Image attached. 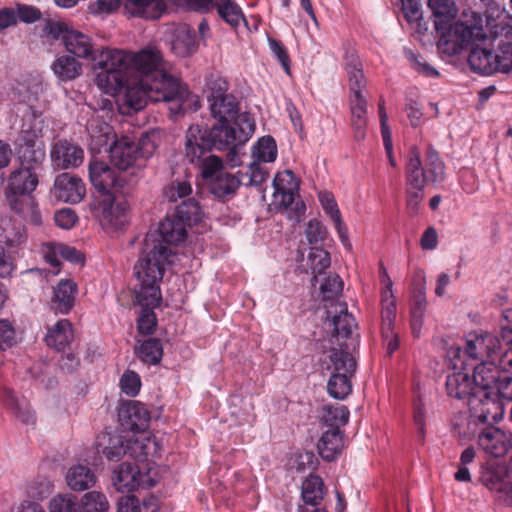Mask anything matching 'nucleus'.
Returning <instances> with one entry per match:
<instances>
[{
	"label": "nucleus",
	"instance_id": "13",
	"mask_svg": "<svg viewBox=\"0 0 512 512\" xmlns=\"http://www.w3.org/2000/svg\"><path fill=\"white\" fill-rule=\"evenodd\" d=\"M476 374L484 388L494 391L503 402L512 401V376L507 372L501 371L493 363L482 362L476 366Z\"/></svg>",
	"mask_w": 512,
	"mask_h": 512
},
{
	"label": "nucleus",
	"instance_id": "36",
	"mask_svg": "<svg viewBox=\"0 0 512 512\" xmlns=\"http://www.w3.org/2000/svg\"><path fill=\"white\" fill-rule=\"evenodd\" d=\"M40 116L41 114H37L36 111L30 107L22 124L19 146L29 145L30 147H33L36 146V144H43L41 140L42 120L40 119Z\"/></svg>",
	"mask_w": 512,
	"mask_h": 512
},
{
	"label": "nucleus",
	"instance_id": "39",
	"mask_svg": "<svg viewBox=\"0 0 512 512\" xmlns=\"http://www.w3.org/2000/svg\"><path fill=\"white\" fill-rule=\"evenodd\" d=\"M126 442L120 435L103 433L97 438V451L109 461H119L126 455Z\"/></svg>",
	"mask_w": 512,
	"mask_h": 512
},
{
	"label": "nucleus",
	"instance_id": "6",
	"mask_svg": "<svg viewBox=\"0 0 512 512\" xmlns=\"http://www.w3.org/2000/svg\"><path fill=\"white\" fill-rule=\"evenodd\" d=\"M342 290H318L321 296L323 306L326 309L325 327L331 331L332 337L337 341L343 339L356 348L358 344V335L354 337V330L357 329V323L351 313L348 312L347 304L341 301Z\"/></svg>",
	"mask_w": 512,
	"mask_h": 512
},
{
	"label": "nucleus",
	"instance_id": "19",
	"mask_svg": "<svg viewBox=\"0 0 512 512\" xmlns=\"http://www.w3.org/2000/svg\"><path fill=\"white\" fill-rule=\"evenodd\" d=\"M381 333L387 353H392L398 348L397 334L393 331L396 317V301L393 290H383L381 297Z\"/></svg>",
	"mask_w": 512,
	"mask_h": 512
},
{
	"label": "nucleus",
	"instance_id": "21",
	"mask_svg": "<svg viewBox=\"0 0 512 512\" xmlns=\"http://www.w3.org/2000/svg\"><path fill=\"white\" fill-rule=\"evenodd\" d=\"M118 419L124 430L143 432L148 428L150 413L142 403L128 401L121 405L118 412Z\"/></svg>",
	"mask_w": 512,
	"mask_h": 512
},
{
	"label": "nucleus",
	"instance_id": "54",
	"mask_svg": "<svg viewBox=\"0 0 512 512\" xmlns=\"http://www.w3.org/2000/svg\"><path fill=\"white\" fill-rule=\"evenodd\" d=\"M139 358L147 364H157L160 362L163 354V348L160 340L150 338L144 341L137 349Z\"/></svg>",
	"mask_w": 512,
	"mask_h": 512
},
{
	"label": "nucleus",
	"instance_id": "46",
	"mask_svg": "<svg viewBox=\"0 0 512 512\" xmlns=\"http://www.w3.org/2000/svg\"><path fill=\"white\" fill-rule=\"evenodd\" d=\"M428 6L434 16V25L436 30L445 28V25L452 23L456 9L451 0H428Z\"/></svg>",
	"mask_w": 512,
	"mask_h": 512
},
{
	"label": "nucleus",
	"instance_id": "9",
	"mask_svg": "<svg viewBox=\"0 0 512 512\" xmlns=\"http://www.w3.org/2000/svg\"><path fill=\"white\" fill-rule=\"evenodd\" d=\"M110 161L120 172L126 174V171L133 169L131 176H136L135 170L144 167V162L153 153V146L146 147V140H142L140 145L123 137L116 140L110 147Z\"/></svg>",
	"mask_w": 512,
	"mask_h": 512
},
{
	"label": "nucleus",
	"instance_id": "49",
	"mask_svg": "<svg viewBox=\"0 0 512 512\" xmlns=\"http://www.w3.org/2000/svg\"><path fill=\"white\" fill-rule=\"evenodd\" d=\"M348 420L349 410L346 406L339 405L336 407H323L322 423L323 426L327 429H340L341 426H344L348 423Z\"/></svg>",
	"mask_w": 512,
	"mask_h": 512
},
{
	"label": "nucleus",
	"instance_id": "63",
	"mask_svg": "<svg viewBox=\"0 0 512 512\" xmlns=\"http://www.w3.org/2000/svg\"><path fill=\"white\" fill-rule=\"evenodd\" d=\"M192 192L191 183L187 180H176L171 182L164 189V197L170 202H176L178 199L189 196Z\"/></svg>",
	"mask_w": 512,
	"mask_h": 512
},
{
	"label": "nucleus",
	"instance_id": "43",
	"mask_svg": "<svg viewBox=\"0 0 512 512\" xmlns=\"http://www.w3.org/2000/svg\"><path fill=\"white\" fill-rule=\"evenodd\" d=\"M56 77L63 82L72 81L78 78L82 72V64L73 56H58L51 65Z\"/></svg>",
	"mask_w": 512,
	"mask_h": 512
},
{
	"label": "nucleus",
	"instance_id": "52",
	"mask_svg": "<svg viewBox=\"0 0 512 512\" xmlns=\"http://www.w3.org/2000/svg\"><path fill=\"white\" fill-rule=\"evenodd\" d=\"M109 502L105 494L99 491L85 493L80 502V512H108Z\"/></svg>",
	"mask_w": 512,
	"mask_h": 512
},
{
	"label": "nucleus",
	"instance_id": "64",
	"mask_svg": "<svg viewBox=\"0 0 512 512\" xmlns=\"http://www.w3.org/2000/svg\"><path fill=\"white\" fill-rule=\"evenodd\" d=\"M198 165L205 184L209 179L218 176V173L224 172L222 159L215 155H208Z\"/></svg>",
	"mask_w": 512,
	"mask_h": 512
},
{
	"label": "nucleus",
	"instance_id": "7",
	"mask_svg": "<svg viewBox=\"0 0 512 512\" xmlns=\"http://www.w3.org/2000/svg\"><path fill=\"white\" fill-rule=\"evenodd\" d=\"M201 209L194 199L183 200L175 209L172 216H167L160 222L155 233L174 245L185 240L187 236L186 226L197 223L200 220Z\"/></svg>",
	"mask_w": 512,
	"mask_h": 512
},
{
	"label": "nucleus",
	"instance_id": "5",
	"mask_svg": "<svg viewBox=\"0 0 512 512\" xmlns=\"http://www.w3.org/2000/svg\"><path fill=\"white\" fill-rule=\"evenodd\" d=\"M255 130V122L252 116L243 112L235 122H219L210 130L202 131L212 148L228 150L227 161L232 167L240 164L238 155L239 146L249 140Z\"/></svg>",
	"mask_w": 512,
	"mask_h": 512
},
{
	"label": "nucleus",
	"instance_id": "37",
	"mask_svg": "<svg viewBox=\"0 0 512 512\" xmlns=\"http://www.w3.org/2000/svg\"><path fill=\"white\" fill-rule=\"evenodd\" d=\"M73 327L69 320L61 319L55 325L48 329L45 336L47 346L61 351L73 341Z\"/></svg>",
	"mask_w": 512,
	"mask_h": 512
},
{
	"label": "nucleus",
	"instance_id": "23",
	"mask_svg": "<svg viewBox=\"0 0 512 512\" xmlns=\"http://www.w3.org/2000/svg\"><path fill=\"white\" fill-rule=\"evenodd\" d=\"M478 443L485 453L495 458L503 457L512 449V433L489 427L479 434Z\"/></svg>",
	"mask_w": 512,
	"mask_h": 512
},
{
	"label": "nucleus",
	"instance_id": "51",
	"mask_svg": "<svg viewBox=\"0 0 512 512\" xmlns=\"http://www.w3.org/2000/svg\"><path fill=\"white\" fill-rule=\"evenodd\" d=\"M214 8L220 18L232 27H237L244 19L241 8L232 0H215Z\"/></svg>",
	"mask_w": 512,
	"mask_h": 512
},
{
	"label": "nucleus",
	"instance_id": "34",
	"mask_svg": "<svg viewBox=\"0 0 512 512\" xmlns=\"http://www.w3.org/2000/svg\"><path fill=\"white\" fill-rule=\"evenodd\" d=\"M63 44L66 50L78 58H86L92 61L94 52L97 49L93 48L89 36L77 30H71L65 33L63 37Z\"/></svg>",
	"mask_w": 512,
	"mask_h": 512
},
{
	"label": "nucleus",
	"instance_id": "60",
	"mask_svg": "<svg viewBox=\"0 0 512 512\" xmlns=\"http://www.w3.org/2000/svg\"><path fill=\"white\" fill-rule=\"evenodd\" d=\"M422 0H402V11L409 23H415L419 30H426L423 21Z\"/></svg>",
	"mask_w": 512,
	"mask_h": 512
},
{
	"label": "nucleus",
	"instance_id": "18",
	"mask_svg": "<svg viewBox=\"0 0 512 512\" xmlns=\"http://www.w3.org/2000/svg\"><path fill=\"white\" fill-rule=\"evenodd\" d=\"M51 192L59 201L77 204L85 197L86 186L79 176L64 172L55 178Z\"/></svg>",
	"mask_w": 512,
	"mask_h": 512
},
{
	"label": "nucleus",
	"instance_id": "38",
	"mask_svg": "<svg viewBox=\"0 0 512 512\" xmlns=\"http://www.w3.org/2000/svg\"><path fill=\"white\" fill-rule=\"evenodd\" d=\"M240 184L241 181L237 176L224 171L209 179L205 185L216 198H225L234 195Z\"/></svg>",
	"mask_w": 512,
	"mask_h": 512
},
{
	"label": "nucleus",
	"instance_id": "24",
	"mask_svg": "<svg viewBox=\"0 0 512 512\" xmlns=\"http://www.w3.org/2000/svg\"><path fill=\"white\" fill-rule=\"evenodd\" d=\"M38 185L36 167L22 165L8 180L7 195H30Z\"/></svg>",
	"mask_w": 512,
	"mask_h": 512
},
{
	"label": "nucleus",
	"instance_id": "42",
	"mask_svg": "<svg viewBox=\"0 0 512 512\" xmlns=\"http://www.w3.org/2000/svg\"><path fill=\"white\" fill-rule=\"evenodd\" d=\"M158 443L150 437L131 438L126 442V454L137 461H148L157 454Z\"/></svg>",
	"mask_w": 512,
	"mask_h": 512
},
{
	"label": "nucleus",
	"instance_id": "14",
	"mask_svg": "<svg viewBox=\"0 0 512 512\" xmlns=\"http://www.w3.org/2000/svg\"><path fill=\"white\" fill-rule=\"evenodd\" d=\"M162 301L161 290H134V305L140 306L141 312L137 319V330L142 335H152L157 326V318L153 311Z\"/></svg>",
	"mask_w": 512,
	"mask_h": 512
},
{
	"label": "nucleus",
	"instance_id": "4",
	"mask_svg": "<svg viewBox=\"0 0 512 512\" xmlns=\"http://www.w3.org/2000/svg\"><path fill=\"white\" fill-rule=\"evenodd\" d=\"M132 54L121 49H97L92 57V68L96 73L95 83L106 94L119 92L130 75Z\"/></svg>",
	"mask_w": 512,
	"mask_h": 512
},
{
	"label": "nucleus",
	"instance_id": "16",
	"mask_svg": "<svg viewBox=\"0 0 512 512\" xmlns=\"http://www.w3.org/2000/svg\"><path fill=\"white\" fill-rule=\"evenodd\" d=\"M476 376V367L472 376L462 370L449 374L446 379L447 395L464 401L470 407L472 398L478 395L477 390L482 388Z\"/></svg>",
	"mask_w": 512,
	"mask_h": 512
},
{
	"label": "nucleus",
	"instance_id": "55",
	"mask_svg": "<svg viewBox=\"0 0 512 512\" xmlns=\"http://www.w3.org/2000/svg\"><path fill=\"white\" fill-rule=\"evenodd\" d=\"M253 156L261 162H273L277 156V146L271 136L259 139L253 148Z\"/></svg>",
	"mask_w": 512,
	"mask_h": 512
},
{
	"label": "nucleus",
	"instance_id": "45",
	"mask_svg": "<svg viewBox=\"0 0 512 512\" xmlns=\"http://www.w3.org/2000/svg\"><path fill=\"white\" fill-rule=\"evenodd\" d=\"M67 485L74 491H84L96 482L93 471L85 465L71 467L66 474Z\"/></svg>",
	"mask_w": 512,
	"mask_h": 512
},
{
	"label": "nucleus",
	"instance_id": "59",
	"mask_svg": "<svg viewBox=\"0 0 512 512\" xmlns=\"http://www.w3.org/2000/svg\"><path fill=\"white\" fill-rule=\"evenodd\" d=\"M50 512H80V503L76 496L58 494L49 503Z\"/></svg>",
	"mask_w": 512,
	"mask_h": 512
},
{
	"label": "nucleus",
	"instance_id": "3",
	"mask_svg": "<svg viewBox=\"0 0 512 512\" xmlns=\"http://www.w3.org/2000/svg\"><path fill=\"white\" fill-rule=\"evenodd\" d=\"M173 246V243H168L159 233L150 231L146 234L139 260L134 266V275L141 288H159L165 265L174 264L177 260Z\"/></svg>",
	"mask_w": 512,
	"mask_h": 512
},
{
	"label": "nucleus",
	"instance_id": "26",
	"mask_svg": "<svg viewBox=\"0 0 512 512\" xmlns=\"http://www.w3.org/2000/svg\"><path fill=\"white\" fill-rule=\"evenodd\" d=\"M485 41H476L471 44L468 63L471 69L480 74L499 72L496 55L484 46Z\"/></svg>",
	"mask_w": 512,
	"mask_h": 512
},
{
	"label": "nucleus",
	"instance_id": "30",
	"mask_svg": "<svg viewBox=\"0 0 512 512\" xmlns=\"http://www.w3.org/2000/svg\"><path fill=\"white\" fill-rule=\"evenodd\" d=\"M125 10L132 16L158 19L167 10L166 0H127Z\"/></svg>",
	"mask_w": 512,
	"mask_h": 512
},
{
	"label": "nucleus",
	"instance_id": "25",
	"mask_svg": "<svg viewBox=\"0 0 512 512\" xmlns=\"http://www.w3.org/2000/svg\"><path fill=\"white\" fill-rule=\"evenodd\" d=\"M498 347V340L490 333H470L466 340L464 354L472 360L490 357Z\"/></svg>",
	"mask_w": 512,
	"mask_h": 512
},
{
	"label": "nucleus",
	"instance_id": "50",
	"mask_svg": "<svg viewBox=\"0 0 512 512\" xmlns=\"http://www.w3.org/2000/svg\"><path fill=\"white\" fill-rule=\"evenodd\" d=\"M323 481L319 476L310 475L302 483V498L306 504L317 505L323 499Z\"/></svg>",
	"mask_w": 512,
	"mask_h": 512
},
{
	"label": "nucleus",
	"instance_id": "58",
	"mask_svg": "<svg viewBox=\"0 0 512 512\" xmlns=\"http://www.w3.org/2000/svg\"><path fill=\"white\" fill-rule=\"evenodd\" d=\"M426 308V296L423 290H414L411 304V325L414 334L421 327L422 317Z\"/></svg>",
	"mask_w": 512,
	"mask_h": 512
},
{
	"label": "nucleus",
	"instance_id": "32",
	"mask_svg": "<svg viewBox=\"0 0 512 512\" xmlns=\"http://www.w3.org/2000/svg\"><path fill=\"white\" fill-rule=\"evenodd\" d=\"M171 50L180 57L190 56L197 50L196 35L189 25L181 24L176 27Z\"/></svg>",
	"mask_w": 512,
	"mask_h": 512
},
{
	"label": "nucleus",
	"instance_id": "29",
	"mask_svg": "<svg viewBox=\"0 0 512 512\" xmlns=\"http://www.w3.org/2000/svg\"><path fill=\"white\" fill-rule=\"evenodd\" d=\"M319 201L322 205L323 210L332 219L341 243L347 249H351L352 246L349 240L348 229L342 220V216L334 196L326 191L320 192Z\"/></svg>",
	"mask_w": 512,
	"mask_h": 512
},
{
	"label": "nucleus",
	"instance_id": "41",
	"mask_svg": "<svg viewBox=\"0 0 512 512\" xmlns=\"http://www.w3.org/2000/svg\"><path fill=\"white\" fill-rule=\"evenodd\" d=\"M212 116L219 122H235V119L241 115L239 103L232 95L209 101Z\"/></svg>",
	"mask_w": 512,
	"mask_h": 512
},
{
	"label": "nucleus",
	"instance_id": "35",
	"mask_svg": "<svg viewBox=\"0 0 512 512\" xmlns=\"http://www.w3.org/2000/svg\"><path fill=\"white\" fill-rule=\"evenodd\" d=\"M6 197L11 209L24 220L34 225L41 224L42 220L38 206L31 195H7Z\"/></svg>",
	"mask_w": 512,
	"mask_h": 512
},
{
	"label": "nucleus",
	"instance_id": "1",
	"mask_svg": "<svg viewBox=\"0 0 512 512\" xmlns=\"http://www.w3.org/2000/svg\"><path fill=\"white\" fill-rule=\"evenodd\" d=\"M122 91L124 97L121 105L124 113L137 112L143 109L148 101L166 103L173 118L183 115L189 109L198 108L197 96L192 95L187 86L176 78L148 77L130 83L127 76L119 93Z\"/></svg>",
	"mask_w": 512,
	"mask_h": 512
},
{
	"label": "nucleus",
	"instance_id": "57",
	"mask_svg": "<svg viewBox=\"0 0 512 512\" xmlns=\"http://www.w3.org/2000/svg\"><path fill=\"white\" fill-rule=\"evenodd\" d=\"M76 290H53L51 308L55 312L68 314L75 304Z\"/></svg>",
	"mask_w": 512,
	"mask_h": 512
},
{
	"label": "nucleus",
	"instance_id": "17",
	"mask_svg": "<svg viewBox=\"0 0 512 512\" xmlns=\"http://www.w3.org/2000/svg\"><path fill=\"white\" fill-rule=\"evenodd\" d=\"M112 480L116 489L121 492H132L138 488L148 489L155 485L147 473H142L137 465L131 463H123L115 469Z\"/></svg>",
	"mask_w": 512,
	"mask_h": 512
},
{
	"label": "nucleus",
	"instance_id": "10",
	"mask_svg": "<svg viewBox=\"0 0 512 512\" xmlns=\"http://www.w3.org/2000/svg\"><path fill=\"white\" fill-rule=\"evenodd\" d=\"M89 180L92 186L104 198L122 192L129 184L127 175L116 168H112L106 161L93 158L88 164Z\"/></svg>",
	"mask_w": 512,
	"mask_h": 512
},
{
	"label": "nucleus",
	"instance_id": "2",
	"mask_svg": "<svg viewBox=\"0 0 512 512\" xmlns=\"http://www.w3.org/2000/svg\"><path fill=\"white\" fill-rule=\"evenodd\" d=\"M445 178V165L438 152L429 146L424 161L418 147L412 146L405 165L407 206L417 212L427 185L442 182Z\"/></svg>",
	"mask_w": 512,
	"mask_h": 512
},
{
	"label": "nucleus",
	"instance_id": "12",
	"mask_svg": "<svg viewBox=\"0 0 512 512\" xmlns=\"http://www.w3.org/2000/svg\"><path fill=\"white\" fill-rule=\"evenodd\" d=\"M308 261L311 268V285L315 287L319 284V288H343L344 282L336 273L326 270L331 265L330 253L321 247H311L308 254Z\"/></svg>",
	"mask_w": 512,
	"mask_h": 512
},
{
	"label": "nucleus",
	"instance_id": "22",
	"mask_svg": "<svg viewBox=\"0 0 512 512\" xmlns=\"http://www.w3.org/2000/svg\"><path fill=\"white\" fill-rule=\"evenodd\" d=\"M84 160L83 149L67 139L57 140L51 149V161L58 169L76 168Z\"/></svg>",
	"mask_w": 512,
	"mask_h": 512
},
{
	"label": "nucleus",
	"instance_id": "27",
	"mask_svg": "<svg viewBox=\"0 0 512 512\" xmlns=\"http://www.w3.org/2000/svg\"><path fill=\"white\" fill-rule=\"evenodd\" d=\"M353 345L348 342H339L338 347H332L329 354L328 368L333 373L355 374L357 362L352 354Z\"/></svg>",
	"mask_w": 512,
	"mask_h": 512
},
{
	"label": "nucleus",
	"instance_id": "31",
	"mask_svg": "<svg viewBox=\"0 0 512 512\" xmlns=\"http://www.w3.org/2000/svg\"><path fill=\"white\" fill-rule=\"evenodd\" d=\"M351 114V126L353 129V138L361 142L366 137L368 123V103L366 98L349 99Z\"/></svg>",
	"mask_w": 512,
	"mask_h": 512
},
{
	"label": "nucleus",
	"instance_id": "56",
	"mask_svg": "<svg viewBox=\"0 0 512 512\" xmlns=\"http://www.w3.org/2000/svg\"><path fill=\"white\" fill-rule=\"evenodd\" d=\"M86 129L91 139L95 140L98 145L105 144L112 134V127L99 117H92L87 122Z\"/></svg>",
	"mask_w": 512,
	"mask_h": 512
},
{
	"label": "nucleus",
	"instance_id": "44",
	"mask_svg": "<svg viewBox=\"0 0 512 512\" xmlns=\"http://www.w3.org/2000/svg\"><path fill=\"white\" fill-rule=\"evenodd\" d=\"M2 400L5 405L12 410L19 421L24 424H33L35 422L34 413L31 411L27 400L18 398L13 390L5 388L2 394Z\"/></svg>",
	"mask_w": 512,
	"mask_h": 512
},
{
	"label": "nucleus",
	"instance_id": "48",
	"mask_svg": "<svg viewBox=\"0 0 512 512\" xmlns=\"http://www.w3.org/2000/svg\"><path fill=\"white\" fill-rule=\"evenodd\" d=\"M352 374L332 373L327 383L329 395L335 399L343 400L352 391Z\"/></svg>",
	"mask_w": 512,
	"mask_h": 512
},
{
	"label": "nucleus",
	"instance_id": "47",
	"mask_svg": "<svg viewBox=\"0 0 512 512\" xmlns=\"http://www.w3.org/2000/svg\"><path fill=\"white\" fill-rule=\"evenodd\" d=\"M509 481L507 469L504 466H491L484 469L480 476V482L496 495L503 491Z\"/></svg>",
	"mask_w": 512,
	"mask_h": 512
},
{
	"label": "nucleus",
	"instance_id": "53",
	"mask_svg": "<svg viewBox=\"0 0 512 512\" xmlns=\"http://www.w3.org/2000/svg\"><path fill=\"white\" fill-rule=\"evenodd\" d=\"M1 241L12 249L22 246L27 239L26 231L21 223H9L3 228V233L0 235Z\"/></svg>",
	"mask_w": 512,
	"mask_h": 512
},
{
	"label": "nucleus",
	"instance_id": "33",
	"mask_svg": "<svg viewBox=\"0 0 512 512\" xmlns=\"http://www.w3.org/2000/svg\"><path fill=\"white\" fill-rule=\"evenodd\" d=\"M343 434L340 429H326L317 443L319 455L326 461H333L343 449Z\"/></svg>",
	"mask_w": 512,
	"mask_h": 512
},
{
	"label": "nucleus",
	"instance_id": "62",
	"mask_svg": "<svg viewBox=\"0 0 512 512\" xmlns=\"http://www.w3.org/2000/svg\"><path fill=\"white\" fill-rule=\"evenodd\" d=\"M19 155L22 160V165L27 163L28 166L39 165L45 158L44 144H36L30 147L29 145L19 146Z\"/></svg>",
	"mask_w": 512,
	"mask_h": 512
},
{
	"label": "nucleus",
	"instance_id": "20",
	"mask_svg": "<svg viewBox=\"0 0 512 512\" xmlns=\"http://www.w3.org/2000/svg\"><path fill=\"white\" fill-rule=\"evenodd\" d=\"M138 71L141 74V79L146 78H173L168 75L162 68V55L156 48L143 49L137 54L132 55L130 65V73Z\"/></svg>",
	"mask_w": 512,
	"mask_h": 512
},
{
	"label": "nucleus",
	"instance_id": "11",
	"mask_svg": "<svg viewBox=\"0 0 512 512\" xmlns=\"http://www.w3.org/2000/svg\"><path fill=\"white\" fill-rule=\"evenodd\" d=\"M90 209L101 226L106 230H119L128 223V204L125 201L116 202L114 196L95 198L90 203Z\"/></svg>",
	"mask_w": 512,
	"mask_h": 512
},
{
	"label": "nucleus",
	"instance_id": "15",
	"mask_svg": "<svg viewBox=\"0 0 512 512\" xmlns=\"http://www.w3.org/2000/svg\"><path fill=\"white\" fill-rule=\"evenodd\" d=\"M478 395L472 398L470 410L481 423L498 422L504 417V402L500 400L494 391L482 386L478 389Z\"/></svg>",
	"mask_w": 512,
	"mask_h": 512
},
{
	"label": "nucleus",
	"instance_id": "40",
	"mask_svg": "<svg viewBox=\"0 0 512 512\" xmlns=\"http://www.w3.org/2000/svg\"><path fill=\"white\" fill-rule=\"evenodd\" d=\"M346 72L350 90L349 99L366 98L364 95L366 79L362 63L358 58L351 56V59L346 63Z\"/></svg>",
	"mask_w": 512,
	"mask_h": 512
},
{
	"label": "nucleus",
	"instance_id": "28",
	"mask_svg": "<svg viewBox=\"0 0 512 512\" xmlns=\"http://www.w3.org/2000/svg\"><path fill=\"white\" fill-rule=\"evenodd\" d=\"M212 149L205 138V133L199 125H191L186 132L185 156L191 162L199 164L205 157V154Z\"/></svg>",
	"mask_w": 512,
	"mask_h": 512
},
{
	"label": "nucleus",
	"instance_id": "8",
	"mask_svg": "<svg viewBox=\"0 0 512 512\" xmlns=\"http://www.w3.org/2000/svg\"><path fill=\"white\" fill-rule=\"evenodd\" d=\"M439 34L437 43L441 53L453 56L461 52L462 49L471 46L476 41H486V34L482 26H469L464 22H455L445 25V28L436 30Z\"/></svg>",
	"mask_w": 512,
	"mask_h": 512
},
{
	"label": "nucleus",
	"instance_id": "61",
	"mask_svg": "<svg viewBox=\"0 0 512 512\" xmlns=\"http://www.w3.org/2000/svg\"><path fill=\"white\" fill-rule=\"evenodd\" d=\"M510 37V35L508 36ZM500 40L498 43V50L495 53L498 64L499 72L509 73L512 71V42L508 41L509 38Z\"/></svg>",
	"mask_w": 512,
	"mask_h": 512
}]
</instances>
